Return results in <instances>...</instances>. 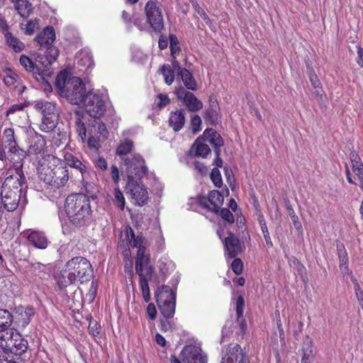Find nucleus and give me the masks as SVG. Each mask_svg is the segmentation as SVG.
I'll list each match as a JSON object with an SVG mask.
<instances>
[{
  "instance_id": "f257e3e1",
  "label": "nucleus",
  "mask_w": 363,
  "mask_h": 363,
  "mask_svg": "<svg viewBox=\"0 0 363 363\" xmlns=\"http://www.w3.org/2000/svg\"><path fill=\"white\" fill-rule=\"evenodd\" d=\"M94 275L90 262L83 257H75L69 259L56 277L60 289L67 287L75 281L80 283L89 281Z\"/></svg>"
},
{
  "instance_id": "f03ea898",
  "label": "nucleus",
  "mask_w": 363,
  "mask_h": 363,
  "mask_svg": "<svg viewBox=\"0 0 363 363\" xmlns=\"http://www.w3.org/2000/svg\"><path fill=\"white\" fill-rule=\"evenodd\" d=\"M26 177L23 169H9L0 192V201L8 211L16 209L21 196Z\"/></svg>"
},
{
  "instance_id": "7ed1b4c3",
  "label": "nucleus",
  "mask_w": 363,
  "mask_h": 363,
  "mask_svg": "<svg viewBox=\"0 0 363 363\" xmlns=\"http://www.w3.org/2000/svg\"><path fill=\"white\" fill-rule=\"evenodd\" d=\"M59 51L57 48H52L48 51V55L38 53L34 63L28 57L23 55L20 57L21 65L26 71L30 72L37 82H44L45 77L52 75V63L57 60Z\"/></svg>"
},
{
  "instance_id": "20e7f679",
  "label": "nucleus",
  "mask_w": 363,
  "mask_h": 363,
  "mask_svg": "<svg viewBox=\"0 0 363 363\" xmlns=\"http://www.w3.org/2000/svg\"><path fill=\"white\" fill-rule=\"evenodd\" d=\"M65 212L70 222L80 227L87 224L91 218L89 197L83 194H75L67 197L65 203Z\"/></svg>"
},
{
  "instance_id": "39448f33",
  "label": "nucleus",
  "mask_w": 363,
  "mask_h": 363,
  "mask_svg": "<svg viewBox=\"0 0 363 363\" xmlns=\"http://www.w3.org/2000/svg\"><path fill=\"white\" fill-rule=\"evenodd\" d=\"M55 86L60 94L72 104L82 105L85 100L86 87L79 77H68L65 73L60 72L56 78Z\"/></svg>"
},
{
  "instance_id": "423d86ee",
  "label": "nucleus",
  "mask_w": 363,
  "mask_h": 363,
  "mask_svg": "<svg viewBox=\"0 0 363 363\" xmlns=\"http://www.w3.org/2000/svg\"><path fill=\"white\" fill-rule=\"evenodd\" d=\"M146 247H140L138 250L135 259V272L139 277V284L142 291L144 301L147 303L150 301V292L149 287V281L152 278L154 269L150 264V258L148 254H146Z\"/></svg>"
},
{
  "instance_id": "0eeeda50",
  "label": "nucleus",
  "mask_w": 363,
  "mask_h": 363,
  "mask_svg": "<svg viewBox=\"0 0 363 363\" xmlns=\"http://www.w3.org/2000/svg\"><path fill=\"white\" fill-rule=\"evenodd\" d=\"M0 347L9 357H21L28 349V341L16 331L10 330L8 333H0Z\"/></svg>"
},
{
  "instance_id": "6e6552de",
  "label": "nucleus",
  "mask_w": 363,
  "mask_h": 363,
  "mask_svg": "<svg viewBox=\"0 0 363 363\" xmlns=\"http://www.w3.org/2000/svg\"><path fill=\"white\" fill-rule=\"evenodd\" d=\"M34 108L42 115L40 130L45 133L52 131L56 128L59 119L56 104L47 101H39L36 102Z\"/></svg>"
},
{
  "instance_id": "1a4fd4ad",
  "label": "nucleus",
  "mask_w": 363,
  "mask_h": 363,
  "mask_svg": "<svg viewBox=\"0 0 363 363\" xmlns=\"http://www.w3.org/2000/svg\"><path fill=\"white\" fill-rule=\"evenodd\" d=\"M107 98L106 94L99 90H92L86 93L82 105L89 116L100 119L106 110Z\"/></svg>"
},
{
  "instance_id": "9d476101",
  "label": "nucleus",
  "mask_w": 363,
  "mask_h": 363,
  "mask_svg": "<svg viewBox=\"0 0 363 363\" xmlns=\"http://www.w3.org/2000/svg\"><path fill=\"white\" fill-rule=\"evenodd\" d=\"M155 297L162 315L166 319L172 318L175 313L176 291L164 285L156 291Z\"/></svg>"
},
{
  "instance_id": "9b49d317",
  "label": "nucleus",
  "mask_w": 363,
  "mask_h": 363,
  "mask_svg": "<svg viewBox=\"0 0 363 363\" xmlns=\"http://www.w3.org/2000/svg\"><path fill=\"white\" fill-rule=\"evenodd\" d=\"M126 167L125 171L128 180L131 179H140L147 174V167L145 165V160L140 155H134L131 158L123 157Z\"/></svg>"
},
{
  "instance_id": "f8f14e48",
  "label": "nucleus",
  "mask_w": 363,
  "mask_h": 363,
  "mask_svg": "<svg viewBox=\"0 0 363 363\" xmlns=\"http://www.w3.org/2000/svg\"><path fill=\"white\" fill-rule=\"evenodd\" d=\"M220 363H247V356L237 343H230L221 348Z\"/></svg>"
},
{
  "instance_id": "ddd939ff",
  "label": "nucleus",
  "mask_w": 363,
  "mask_h": 363,
  "mask_svg": "<svg viewBox=\"0 0 363 363\" xmlns=\"http://www.w3.org/2000/svg\"><path fill=\"white\" fill-rule=\"evenodd\" d=\"M147 21L152 30L160 33L164 28V21L161 9L155 1H149L145 7Z\"/></svg>"
},
{
  "instance_id": "4468645a",
  "label": "nucleus",
  "mask_w": 363,
  "mask_h": 363,
  "mask_svg": "<svg viewBox=\"0 0 363 363\" xmlns=\"http://www.w3.org/2000/svg\"><path fill=\"white\" fill-rule=\"evenodd\" d=\"M174 94L182 101L189 112H197L203 108V103L191 91H186L182 85L176 87Z\"/></svg>"
},
{
  "instance_id": "2eb2a0df",
  "label": "nucleus",
  "mask_w": 363,
  "mask_h": 363,
  "mask_svg": "<svg viewBox=\"0 0 363 363\" xmlns=\"http://www.w3.org/2000/svg\"><path fill=\"white\" fill-rule=\"evenodd\" d=\"M126 189L135 200L136 205L143 206L147 203L149 199L147 191L139 180L135 179L128 180Z\"/></svg>"
},
{
  "instance_id": "dca6fc26",
  "label": "nucleus",
  "mask_w": 363,
  "mask_h": 363,
  "mask_svg": "<svg viewBox=\"0 0 363 363\" xmlns=\"http://www.w3.org/2000/svg\"><path fill=\"white\" fill-rule=\"evenodd\" d=\"M183 363H207L208 356L201 347L196 345H186L181 352Z\"/></svg>"
},
{
  "instance_id": "f3484780",
  "label": "nucleus",
  "mask_w": 363,
  "mask_h": 363,
  "mask_svg": "<svg viewBox=\"0 0 363 363\" xmlns=\"http://www.w3.org/2000/svg\"><path fill=\"white\" fill-rule=\"evenodd\" d=\"M56 35L55 29L52 26L45 27L43 31L39 33L35 40L41 48L46 49L43 55H48L50 48H55L52 43L55 40Z\"/></svg>"
},
{
  "instance_id": "a211bd4d",
  "label": "nucleus",
  "mask_w": 363,
  "mask_h": 363,
  "mask_svg": "<svg viewBox=\"0 0 363 363\" xmlns=\"http://www.w3.org/2000/svg\"><path fill=\"white\" fill-rule=\"evenodd\" d=\"M28 153L30 155H39L44 152L46 144L44 138L36 132L28 133Z\"/></svg>"
},
{
  "instance_id": "6ab92c4d",
  "label": "nucleus",
  "mask_w": 363,
  "mask_h": 363,
  "mask_svg": "<svg viewBox=\"0 0 363 363\" xmlns=\"http://www.w3.org/2000/svg\"><path fill=\"white\" fill-rule=\"evenodd\" d=\"M2 145L4 147V154H7L8 156L11 155V152L16 154L17 152H25L18 146L14 130L11 128H6L4 130Z\"/></svg>"
},
{
  "instance_id": "aec40b11",
  "label": "nucleus",
  "mask_w": 363,
  "mask_h": 363,
  "mask_svg": "<svg viewBox=\"0 0 363 363\" xmlns=\"http://www.w3.org/2000/svg\"><path fill=\"white\" fill-rule=\"evenodd\" d=\"M64 160L66 165L79 171L82 178L84 175L89 173L91 169V166L86 160H79L76 155L71 152L65 153Z\"/></svg>"
},
{
  "instance_id": "412c9836",
  "label": "nucleus",
  "mask_w": 363,
  "mask_h": 363,
  "mask_svg": "<svg viewBox=\"0 0 363 363\" xmlns=\"http://www.w3.org/2000/svg\"><path fill=\"white\" fill-rule=\"evenodd\" d=\"M227 255L230 258H235L241 251L240 240L232 233L228 232V236L223 241Z\"/></svg>"
},
{
  "instance_id": "4be33fe9",
  "label": "nucleus",
  "mask_w": 363,
  "mask_h": 363,
  "mask_svg": "<svg viewBox=\"0 0 363 363\" xmlns=\"http://www.w3.org/2000/svg\"><path fill=\"white\" fill-rule=\"evenodd\" d=\"M201 138L208 141L213 146L216 154L219 153L220 147L224 145V141L220 135L213 128L206 129Z\"/></svg>"
},
{
  "instance_id": "5701e85b",
  "label": "nucleus",
  "mask_w": 363,
  "mask_h": 363,
  "mask_svg": "<svg viewBox=\"0 0 363 363\" xmlns=\"http://www.w3.org/2000/svg\"><path fill=\"white\" fill-rule=\"evenodd\" d=\"M27 240L31 245L40 250L46 249L49 243L45 233L40 231H31L27 235Z\"/></svg>"
},
{
  "instance_id": "b1692460",
  "label": "nucleus",
  "mask_w": 363,
  "mask_h": 363,
  "mask_svg": "<svg viewBox=\"0 0 363 363\" xmlns=\"http://www.w3.org/2000/svg\"><path fill=\"white\" fill-rule=\"evenodd\" d=\"M4 147L2 145V147H0V160H8L13 163V167L10 169H16L18 168H23V160L26 157V152H17L16 154L13 152H11V155H7V154H4Z\"/></svg>"
},
{
  "instance_id": "393cba45",
  "label": "nucleus",
  "mask_w": 363,
  "mask_h": 363,
  "mask_svg": "<svg viewBox=\"0 0 363 363\" xmlns=\"http://www.w3.org/2000/svg\"><path fill=\"white\" fill-rule=\"evenodd\" d=\"M185 120V113L183 110L180 109L172 111L169 113L168 120L169 125L174 130V131L178 132L184 127Z\"/></svg>"
},
{
  "instance_id": "a878e982",
  "label": "nucleus",
  "mask_w": 363,
  "mask_h": 363,
  "mask_svg": "<svg viewBox=\"0 0 363 363\" xmlns=\"http://www.w3.org/2000/svg\"><path fill=\"white\" fill-rule=\"evenodd\" d=\"M69 178V170L66 167H55V173L51 186L64 187Z\"/></svg>"
},
{
  "instance_id": "bb28decb",
  "label": "nucleus",
  "mask_w": 363,
  "mask_h": 363,
  "mask_svg": "<svg viewBox=\"0 0 363 363\" xmlns=\"http://www.w3.org/2000/svg\"><path fill=\"white\" fill-rule=\"evenodd\" d=\"M12 323V314L8 310L0 309V333H8Z\"/></svg>"
},
{
  "instance_id": "cd10ccee",
  "label": "nucleus",
  "mask_w": 363,
  "mask_h": 363,
  "mask_svg": "<svg viewBox=\"0 0 363 363\" xmlns=\"http://www.w3.org/2000/svg\"><path fill=\"white\" fill-rule=\"evenodd\" d=\"M74 115L76 131L82 143H85L86 140V128L85 124L82 121L83 113L80 111L76 110Z\"/></svg>"
},
{
  "instance_id": "c85d7f7f",
  "label": "nucleus",
  "mask_w": 363,
  "mask_h": 363,
  "mask_svg": "<svg viewBox=\"0 0 363 363\" xmlns=\"http://www.w3.org/2000/svg\"><path fill=\"white\" fill-rule=\"evenodd\" d=\"M184 85V86L191 91H196L198 89L196 81L193 74L186 68H183L182 74L179 75Z\"/></svg>"
},
{
  "instance_id": "c756f323",
  "label": "nucleus",
  "mask_w": 363,
  "mask_h": 363,
  "mask_svg": "<svg viewBox=\"0 0 363 363\" xmlns=\"http://www.w3.org/2000/svg\"><path fill=\"white\" fill-rule=\"evenodd\" d=\"M55 173V167H42L38 169V177L40 181L43 182L46 186H51L53 180V176Z\"/></svg>"
},
{
  "instance_id": "7c9ffc66",
  "label": "nucleus",
  "mask_w": 363,
  "mask_h": 363,
  "mask_svg": "<svg viewBox=\"0 0 363 363\" xmlns=\"http://www.w3.org/2000/svg\"><path fill=\"white\" fill-rule=\"evenodd\" d=\"M133 147V142L131 140L125 139L123 141H121L118 144L116 150V154L119 156L122 160L123 157L129 158L127 155L132 152Z\"/></svg>"
},
{
  "instance_id": "2f4dec72",
  "label": "nucleus",
  "mask_w": 363,
  "mask_h": 363,
  "mask_svg": "<svg viewBox=\"0 0 363 363\" xmlns=\"http://www.w3.org/2000/svg\"><path fill=\"white\" fill-rule=\"evenodd\" d=\"M4 36L6 44L11 48L15 52H20L25 48L24 43L16 37L13 36L11 32H6Z\"/></svg>"
},
{
  "instance_id": "473e14b6",
  "label": "nucleus",
  "mask_w": 363,
  "mask_h": 363,
  "mask_svg": "<svg viewBox=\"0 0 363 363\" xmlns=\"http://www.w3.org/2000/svg\"><path fill=\"white\" fill-rule=\"evenodd\" d=\"M126 235L132 247L140 249V247H145L144 245L145 238L143 235L135 236L133 230L130 227L127 228Z\"/></svg>"
},
{
  "instance_id": "72a5a7b5",
  "label": "nucleus",
  "mask_w": 363,
  "mask_h": 363,
  "mask_svg": "<svg viewBox=\"0 0 363 363\" xmlns=\"http://www.w3.org/2000/svg\"><path fill=\"white\" fill-rule=\"evenodd\" d=\"M47 196L52 201L57 202L58 199L65 196L64 187L48 186L45 188Z\"/></svg>"
},
{
  "instance_id": "f704fd0d",
  "label": "nucleus",
  "mask_w": 363,
  "mask_h": 363,
  "mask_svg": "<svg viewBox=\"0 0 363 363\" xmlns=\"http://www.w3.org/2000/svg\"><path fill=\"white\" fill-rule=\"evenodd\" d=\"M209 203L213 206L211 211L218 213V208L223 203V196L217 190H213L208 194Z\"/></svg>"
},
{
  "instance_id": "c9c22d12",
  "label": "nucleus",
  "mask_w": 363,
  "mask_h": 363,
  "mask_svg": "<svg viewBox=\"0 0 363 363\" xmlns=\"http://www.w3.org/2000/svg\"><path fill=\"white\" fill-rule=\"evenodd\" d=\"M15 8L18 14L23 18H27L32 12V4L27 0H21L15 4Z\"/></svg>"
},
{
  "instance_id": "e433bc0d",
  "label": "nucleus",
  "mask_w": 363,
  "mask_h": 363,
  "mask_svg": "<svg viewBox=\"0 0 363 363\" xmlns=\"http://www.w3.org/2000/svg\"><path fill=\"white\" fill-rule=\"evenodd\" d=\"M160 73L163 76L164 82L171 85L174 81V72L169 65H163L160 69Z\"/></svg>"
},
{
  "instance_id": "4c0bfd02",
  "label": "nucleus",
  "mask_w": 363,
  "mask_h": 363,
  "mask_svg": "<svg viewBox=\"0 0 363 363\" xmlns=\"http://www.w3.org/2000/svg\"><path fill=\"white\" fill-rule=\"evenodd\" d=\"M308 342L305 343L302 349L303 357L301 359V363H313V356L311 350L312 341L308 337Z\"/></svg>"
},
{
  "instance_id": "58836bf2",
  "label": "nucleus",
  "mask_w": 363,
  "mask_h": 363,
  "mask_svg": "<svg viewBox=\"0 0 363 363\" xmlns=\"http://www.w3.org/2000/svg\"><path fill=\"white\" fill-rule=\"evenodd\" d=\"M201 138L199 137L195 142L194 146L195 147V155L196 156H201L206 157L207 155L211 152V149L208 145L203 144L199 142Z\"/></svg>"
},
{
  "instance_id": "ea45409f",
  "label": "nucleus",
  "mask_w": 363,
  "mask_h": 363,
  "mask_svg": "<svg viewBox=\"0 0 363 363\" xmlns=\"http://www.w3.org/2000/svg\"><path fill=\"white\" fill-rule=\"evenodd\" d=\"M18 311L21 312L22 315L23 326H26L30 321L31 317L35 314L34 308L33 307H23L18 308Z\"/></svg>"
},
{
  "instance_id": "a19ab883",
  "label": "nucleus",
  "mask_w": 363,
  "mask_h": 363,
  "mask_svg": "<svg viewBox=\"0 0 363 363\" xmlns=\"http://www.w3.org/2000/svg\"><path fill=\"white\" fill-rule=\"evenodd\" d=\"M217 213H219L220 217L225 221L223 224L225 227H227L228 225H230L234 223V216L228 208H223L220 209L219 208Z\"/></svg>"
},
{
  "instance_id": "79ce46f5",
  "label": "nucleus",
  "mask_w": 363,
  "mask_h": 363,
  "mask_svg": "<svg viewBox=\"0 0 363 363\" xmlns=\"http://www.w3.org/2000/svg\"><path fill=\"white\" fill-rule=\"evenodd\" d=\"M14 255L19 260H26L29 256V249L26 245L19 244L14 250Z\"/></svg>"
},
{
  "instance_id": "37998d69",
  "label": "nucleus",
  "mask_w": 363,
  "mask_h": 363,
  "mask_svg": "<svg viewBox=\"0 0 363 363\" xmlns=\"http://www.w3.org/2000/svg\"><path fill=\"white\" fill-rule=\"evenodd\" d=\"M77 64L88 68L91 67L93 63L91 56L87 52H82L77 56Z\"/></svg>"
},
{
  "instance_id": "c03bdc74",
  "label": "nucleus",
  "mask_w": 363,
  "mask_h": 363,
  "mask_svg": "<svg viewBox=\"0 0 363 363\" xmlns=\"http://www.w3.org/2000/svg\"><path fill=\"white\" fill-rule=\"evenodd\" d=\"M259 223L260 228H261V230H262V234H263V236H264V238L266 242V245H267V247H269V248L272 247L273 242L271 240L269 233L268 231V228H267V224H266L263 218L259 219Z\"/></svg>"
},
{
  "instance_id": "a18cd8bd",
  "label": "nucleus",
  "mask_w": 363,
  "mask_h": 363,
  "mask_svg": "<svg viewBox=\"0 0 363 363\" xmlns=\"http://www.w3.org/2000/svg\"><path fill=\"white\" fill-rule=\"evenodd\" d=\"M201 118L198 115H194L191 118L190 129L192 133L196 134L201 130Z\"/></svg>"
},
{
  "instance_id": "49530a36",
  "label": "nucleus",
  "mask_w": 363,
  "mask_h": 363,
  "mask_svg": "<svg viewBox=\"0 0 363 363\" xmlns=\"http://www.w3.org/2000/svg\"><path fill=\"white\" fill-rule=\"evenodd\" d=\"M210 177H211V179L212 180L213 184L216 187H218V188L221 187V186L223 185L222 177H221L219 169L217 167H214L211 170Z\"/></svg>"
},
{
  "instance_id": "de8ad7c7",
  "label": "nucleus",
  "mask_w": 363,
  "mask_h": 363,
  "mask_svg": "<svg viewBox=\"0 0 363 363\" xmlns=\"http://www.w3.org/2000/svg\"><path fill=\"white\" fill-rule=\"evenodd\" d=\"M114 197L118 206L120 208V209L123 210L125 204V198L123 193L119 189L118 186H116V187L114 189Z\"/></svg>"
},
{
  "instance_id": "09e8293b",
  "label": "nucleus",
  "mask_w": 363,
  "mask_h": 363,
  "mask_svg": "<svg viewBox=\"0 0 363 363\" xmlns=\"http://www.w3.org/2000/svg\"><path fill=\"white\" fill-rule=\"evenodd\" d=\"M219 110L207 108L205 111L204 118L211 124H214L218 120Z\"/></svg>"
},
{
  "instance_id": "8fccbe9b",
  "label": "nucleus",
  "mask_w": 363,
  "mask_h": 363,
  "mask_svg": "<svg viewBox=\"0 0 363 363\" xmlns=\"http://www.w3.org/2000/svg\"><path fill=\"white\" fill-rule=\"evenodd\" d=\"M38 19L35 18L30 20L26 25L25 33L27 35H33L36 29L38 28Z\"/></svg>"
},
{
  "instance_id": "3c124183",
  "label": "nucleus",
  "mask_w": 363,
  "mask_h": 363,
  "mask_svg": "<svg viewBox=\"0 0 363 363\" xmlns=\"http://www.w3.org/2000/svg\"><path fill=\"white\" fill-rule=\"evenodd\" d=\"M231 269L235 274H240L243 270V264L242 260L240 258L235 257L231 263Z\"/></svg>"
},
{
  "instance_id": "603ef678",
  "label": "nucleus",
  "mask_w": 363,
  "mask_h": 363,
  "mask_svg": "<svg viewBox=\"0 0 363 363\" xmlns=\"http://www.w3.org/2000/svg\"><path fill=\"white\" fill-rule=\"evenodd\" d=\"M195 11L200 15V16L203 18V20L206 22V23L208 26L211 23L210 18H208L207 13L201 9L198 2H194V5L192 6Z\"/></svg>"
},
{
  "instance_id": "864d4df0",
  "label": "nucleus",
  "mask_w": 363,
  "mask_h": 363,
  "mask_svg": "<svg viewBox=\"0 0 363 363\" xmlns=\"http://www.w3.org/2000/svg\"><path fill=\"white\" fill-rule=\"evenodd\" d=\"M237 325L238 326V330L236 331V333L241 337H243L247 330V323L244 317L241 318H237Z\"/></svg>"
},
{
  "instance_id": "5fc2aeb1",
  "label": "nucleus",
  "mask_w": 363,
  "mask_h": 363,
  "mask_svg": "<svg viewBox=\"0 0 363 363\" xmlns=\"http://www.w3.org/2000/svg\"><path fill=\"white\" fill-rule=\"evenodd\" d=\"M245 301L242 296H239L236 301V315L237 318L243 317Z\"/></svg>"
},
{
  "instance_id": "6e6d98bb",
  "label": "nucleus",
  "mask_w": 363,
  "mask_h": 363,
  "mask_svg": "<svg viewBox=\"0 0 363 363\" xmlns=\"http://www.w3.org/2000/svg\"><path fill=\"white\" fill-rule=\"evenodd\" d=\"M16 77L17 75L11 69H9L6 75L4 77V82L6 86H11L16 82Z\"/></svg>"
},
{
  "instance_id": "4d7b16f0",
  "label": "nucleus",
  "mask_w": 363,
  "mask_h": 363,
  "mask_svg": "<svg viewBox=\"0 0 363 363\" xmlns=\"http://www.w3.org/2000/svg\"><path fill=\"white\" fill-rule=\"evenodd\" d=\"M88 330L93 337H97L100 334V325L95 320H90Z\"/></svg>"
},
{
  "instance_id": "13d9d810",
  "label": "nucleus",
  "mask_w": 363,
  "mask_h": 363,
  "mask_svg": "<svg viewBox=\"0 0 363 363\" xmlns=\"http://www.w3.org/2000/svg\"><path fill=\"white\" fill-rule=\"evenodd\" d=\"M86 141L87 143L89 148L91 150L96 151L101 147L99 140L94 136L89 137V138L87 139V140H86Z\"/></svg>"
},
{
  "instance_id": "bf43d9fd",
  "label": "nucleus",
  "mask_w": 363,
  "mask_h": 363,
  "mask_svg": "<svg viewBox=\"0 0 363 363\" xmlns=\"http://www.w3.org/2000/svg\"><path fill=\"white\" fill-rule=\"evenodd\" d=\"M352 171L359 181L360 187L363 188V164L352 167Z\"/></svg>"
},
{
  "instance_id": "052dcab7",
  "label": "nucleus",
  "mask_w": 363,
  "mask_h": 363,
  "mask_svg": "<svg viewBox=\"0 0 363 363\" xmlns=\"http://www.w3.org/2000/svg\"><path fill=\"white\" fill-rule=\"evenodd\" d=\"M308 77L313 88H317L320 84L316 74L313 69H310L308 71Z\"/></svg>"
},
{
  "instance_id": "680f3d73",
  "label": "nucleus",
  "mask_w": 363,
  "mask_h": 363,
  "mask_svg": "<svg viewBox=\"0 0 363 363\" xmlns=\"http://www.w3.org/2000/svg\"><path fill=\"white\" fill-rule=\"evenodd\" d=\"M158 102L157 106L162 108L169 104L170 100L167 94H160L157 95Z\"/></svg>"
},
{
  "instance_id": "e2e57ef3",
  "label": "nucleus",
  "mask_w": 363,
  "mask_h": 363,
  "mask_svg": "<svg viewBox=\"0 0 363 363\" xmlns=\"http://www.w3.org/2000/svg\"><path fill=\"white\" fill-rule=\"evenodd\" d=\"M26 106L25 104L20 103L12 105L6 111V116L13 114L16 111H21Z\"/></svg>"
},
{
  "instance_id": "0e129e2a",
  "label": "nucleus",
  "mask_w": 363,
  "mask_h": 363,
  "mask_svg": "<svg viewBox=\"0 0 363 363\" xmlns=\"http://www.w3.org/2000/svg\"><path fill=\"white\" fill-rule=\"evenodd\" d=\"M193 165H194V169H196L200 174H201V175L206 174L208 169L204 165V164L196 161V162H194Z\"/></svg>"
},
{
  "instance_id": "69168bd1",
  "label": "nucleus",
  "mask_w": 363,
  "mask_h": 363,
  "mask_svg": "<svg viewBox=\"0 0 363 363\" xmlns=\"http://www.w3.org/2000/svg\"><path fill=\"white\" fill-rule=\"evenodd\" d=\"M350 159L352 162V167L354 166H358L359 164H363V162L361 160V158L355 152H351L350 153Z\"/></svg>"
},
{
  "instance_id": "338daca9",
  "label": "nucleus",
  "mask_w": 363,
  "mask_h": 363,
  "mask_svg": "<svg viewBox=\"0 0 363 363\" xmlns=\"http://www.w3.org/2000/svg\"><path fill=\"white\" fill-rule=\"evenodd\" d=\"M3 357L1 363H23L21 357H15L13 356L9 357V355L4 356Z\"/></svg>"
},
{
  "instance_id": "774afa93",
  "label": "nucleus",
  "mask_w": 363,
  "mask_h": 363,
  "mask_svg": "<svg viewBox=\"0 0 363 363\" xmlns=\"http://www.w3.org/2000/svg\"><path fill=\"white\" fill-rule=\"evenodd\" d=\"M357 57L356 59L357 65L360 67H363V48H361L360 45L357 46Z\"/></svg>"
}]
</instances>
